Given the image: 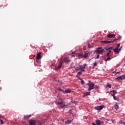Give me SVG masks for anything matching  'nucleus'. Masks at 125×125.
<instances>
[{"mask_svg": "<svg viewBox=\"0 0 125 125\" xmlns=\"http://www.w3.org/2000/svg\"><path fill=\"white\" fill-rule=\"evenodd\" d=\"M82 74L83 72H82L81 71L78 72L77 75H76L77 78H79V77L82 76Z\"/></svg>", "mask_w": 125, "mask_h": 125, "instance_id": "19", "label": "nucleus"}, {"mask_svg": "<svg viewBox=\"0 0 125 125\" xmlns=\"http://www.w3.org/2000/svg\"><path fill=\"white\" fill-rule=\"evenodd\" d=\"M42 124V122L41 121H39L38 122V124L39 125H41Z\"/></svg>", "mask_w": 125, "mask_h": 125, "instance_id": "32", "label": "nucleus"}, {"mask_svg": "<svg viewBox=\"0 0 125 125\" xmlns=\"http://www.w3.org/2000/svg\"><path fill=\"white\" fill-rule=\"evenodd\" d=\"M116 40H117V39H116ZM115 40H114V41H116Z\"/></svg>", "mask_w": 125, "mask_h": 125, "instance_id": "43", "label": "nucleus"}, {"mask_svg": "<svg viewBox=\"0 0 125 125\" xmlns=\"http://www.w3.org/2000/svg\"><path fill=\"white\" fill-rule=\"evenodd\" d=\"M111 60V58L110 57H108L106 59V61H110Z\"/></svg>", "mask_w": 125, "mask_h": 125, "instance_id": "36", "label": "nucleus"}, {"mask_svg": "<svg viewBox=\"0 0 125 125\" xmlns=\"http://www.w3.org/2000/svg\"><path fill=\"white\" fill-rule=\"evenodd\" d=\"M104 52V49H103L102 47H98L96 50V53L97 54H103Z\"/></svg>", "mask_w": 125, "mask_h": 125, "instance_id": "2", "label": "nucleus"}, {"mask_svg": "<svg viewBox=\"0 0 125 125\" xmlns=\"http://www.w3.org/2000/svg\"><path fill=\"white\" fill-rule=\"evenodd\" d=\"M119 47H120V43H118L117 46H116V47L115 48H119Z\"/></svg>", "mask_w": 125, "mask_h": 125, "instance_id": "35", "label": "nucleus"}, {"mask_svg": "<svg viewBox=\"0 0 125 125\" xmlns=\"http://www.w3.org/2000/svg\"><path fill=\"white\" fill-rule=\"evenodd\" d=\"M0 124H1V125H3V124H4V123L3 122V121L2 120H0Z\"/></svg>", "mask_w": 125, "mask_h": 125, "instance_id": "38", "label": "nucleus"}, {"mask_svg": "<svg viewBox=\"0 0 125 125\" xmlns=\"http://www.w3.org/2000/svg\"><path fill=\"white\" fill-rule=\"evenodd\" d=\"M64 63L62 61L59 64V65L58 66L57 68H56V70H59V69H60V68H61V67L62 66V65H63Z\"/></svg>", "mask_w": 125, "mask_h": 125, "instance_id": "14", "label": "nucleus"}, {"mask_svg": "<svg viewBox=\"0 0 125 125\" xmlns=\"http://www.w3.org/2000/svg\"><path fill=\"white\" fill-rule=\"evenodd\" d=\"M55 104L57 105H62L63 104V99L61 98H59V99L57 100L56 101H54Z\"/></svg>", "mask_w": 125, "mask_h": 125, "instance_id": "3", "label": "nucleus"}, {"mask_svg": "<svg viewBox=\"0 0 125 125\" xmlns=\"http://www.w3.org/2000/svg\"><path fill=\"white\" fill-rule=\"evenodd\" d=\"M107 86L109 88H111V87H112V85H111V84H107Z\"/></svg>", "mask_w": 125, "mask_h": 125, "instance_id": "31", "label": "nucleus"}, {"mask_svg": "<svg viewBox=\"0 0 125 125\" xmlns=\"http://www.w3.org/2000/svg\"><path fill=\"white\" fill-rule=\"evenodd\" d=\"M110 49H113V47H108L105 49V50H110Z\"/></svg>", "mask_w": 125, "mask_h": 125, "instance_id": "30", "label": "nucleus"}, {"mask_svg": "<svg viewBox=\"0 0 125 125\" xmlns=\"http://www.w3.org/2000/svg\"><path fill=\"white\" fill-rule=\"evenodd\" d=\"M95 108V109H96V110L101 111V110H102L103 109V108H104V105L97 106H96Z\"/></svg>", "mask_w": 125, "mask_h": 125, "instance_id": "10", "label": "nucleus"}, {"mask_svg": "<svg viewBox=\"0 0 125 125\" xmlns=\"http://www.w3.org/2000/svg\"><path fill=\"white\" fill-rule=\"evenodd\" d=\"M78 56H80V57H81L82 58H83V53H80L78 54Z\"/></svg>", "mask_w": 125, "mask_h": 125, "instance_id": "22", "label": "nucleus"}, {"mask_svg": "<svg viewBox=\"0 0 125 125\" xmlns=\"http://www.w3.org/2000/svg\"><path fill=\"white\" fill-rule=\"evenodd\" d=\"M75 52H73L71 54V55L72 56H73V57H75Z\"/></svg>", "mask_w": 125, "mask_h": 125, "instance_id": "34", "label": "nucleus"}, {"mask_svg": "<svg viewBox=\"0 0 125 125\" xmlns=\"http://www.w3.org/2000/svg\"><path fill=\"white\" fill-rule=\"evenodd\" d=\"M113 93V94H117V92L115 91V90H113L112 91H111Z\"/></svg>", "mask_w": 125, "mask_h": 125, "instance_id": "29", "label": "nucleus"}, {"mask_svg": "<svg viewBox=\"0 0 125 125\" xmlns=\"http://www.w3.org/2000/svg\"><path fill=\"white\" fill-rule=\"evenodd\" d=\"M86 66V63L84 64L83 65H79L77 67V71H80V72L83 73V72H84V69H85Z\"/></svg>", "mask_w": 125, "mask_h": 125, "instance_id": "1", "label": "nucleus"}, {"mask_svg": "<svg viewBox=\"0 0 125 125\" xmlns=\"http://www.w3.org/2000/svg\"><path fill=\"white\" fill-rule=\"evenodd\" d=\"M114 52L115 53V54H117V53H119L120 52V51H121V48H115L113 49Z\"/></svg>", "mask_w": 125, "mask_h": 125, "instance_id": "12", "label": "nucleus"}, {"mask_svg": "<svg viewBox=\"0 0 125 125\" xmlns=\"http://www.w3.org/2000/svg\"><path fill=\"white\" fill-rule=\"evenodd\" d=\"M97 64H98V63H97L96 62H95L93 63V67H96L97 66Z\"/></svg>", "mask_w": 125, "mask_h": 125, "instance_id": "25", "label": "nucleus"}, {"mask_svg": "<svg viewBox=\"0 0 125 125\" xmlns=\"http://www.w3.org/2000/svg\"><path fill=\"white\" fill-rule=\"evenodd\" d=\"M71 123H72V120H68L64 123V124L66 125H69V124H71Z\"/></svg>", "mask_w": 125, "mask_h": 125, "instance_id": "20", "label": "nucleus"}, {"mask_svg": "<svg viewBox=\"0 0 125 125\" xmlns=\"http://www.w3.org/2000/svg\"><path fill=\"white\" fill-rule=\"evenodd\" d=\"M58 89L59 91L61 90V91H62V92L63 93H70V92H71V90H70L69 89L65 90V91L64 90L61 89L60 88H58Z\"/></svg>", "mask_w": 125, "mask_h": 125, "instance_id": "7", "label": "nucleus"}, {"mask_svg": "<svg viewBox=\"0 0 125 125\" xmlns=\"http://www.w3.org/2000/svg\"><path fill=\"white\" fill-rule=\"evenodd\" d=\"M89 94H90V92H86L84 94V95L85 96H87V95H89Z\"/></svg>", "mask_w": 125, "mask_h": 125, "instance_id": "27", "label": "nucleus"}, {"mask_svg": "<svg viewBox=\"0 0 125 125\" xmlns=\"http://www.w3.org/2000/svg\"><path fill=\"white\" fill-rule=\"evenodd\" d=\"M36 62H37L38 63H41V59H36Z\"/></svg>", "mask_w": 125, "mask_h": 125, "instance_id": "28", "label": "nucleus"}, {"mask_svg": "<svg viewBox=\"0 0 125 125\" xmlns=\"http://www.w3.org/2000/svg\"><path fill=\"white\" fill-rule=\"evenodd\" d=\"M96 124L94 123H92V125H104V122L103 121H100V120H96Z\"/></svg>", "mask_w": 125, "mask_h": 125, "instance_id": "5", "label": "nucleus"}, {"mask_svg": "<svg viewBox=\"0 0 125 125\" xmlns=\"http://www.w3.org/2000/svg\"><path fill=\"white\" fill-rule=\"evenodd\" d=\"M111 96H113V97H114V96H115V95H114V94H111Z\"/></svg>", "mask_w": 125, "mask_h": 125, "instance_id": "40", "label": "nucleus"}, {"mask_svg": "<svg viewBox=\"0 0 125 125\" xmlns=\"http://www.w3.org/2000/svg\"><path fill=\"white\" fill-rule=\"evenodd\" d=\"M115 42V40L110 41H102V42H103V43H104L105 44H107V43H110V42Z\"/></svg>", "mask_w": 125, "mask_h": 125, "instance_id": "13", "label": "nucleus"}, {"mask_svg": "<svg viewBox=\"0 0 125 125\" xmlns=\"http://www.w3.org/2000/svg\"><path fill=\"white\" fill-rule=\"evenodd\" d=\"M62 62V63H68V62H71V60L68 59V58H65Z\"/></svg>", "mask_w": 125, "mask_h": 125, "instance_id": "9", "label": "nucleus"}, {"mask_svg": "<svg viewBox=\"0 0 125 125\" xmlns=\"http://www.w3.org/2000/svg\"><path fill=\"white\" fill-rule=\"evenodd\" d=\"M30 118H31V115H25L24 116V120H28V119H30Z\"/></svg>", "mask_w": 125, "mask_h": 125, "instance_id": "18", "label": "nucleus"}, {"mask_svg": "<svg viewBox=\"0 0 125 125\" xmlns=\"http://www.w3.org/2000/svg\"><path fill=\"white\" fill-rule=\"evenodd\" d=\"M119 72H117L116 74H119Z\"/></svg>", "mask_w": 125, "mask_h": 125, "instance_id": "42", "label": "nucleus"}, {"mask_svg": "<svg viewBox=\"0 0 125 125\" xmlns=\"http://www.w3.org/2000/svg\"><path fill=\"white\" fill-rule=\"evenodd\" d=\"M114 107L116 110H118L119 109V104H114Z\"/></svg>", "mask_w": 125, "mask_h": 125, "instance_id": "21", "label": "nucleus"}, {"mask_svg": "<svg viewBox=\"0 0 125 125\" xmlns=\"http://www.w3.org/2000/svg\"><path fill=\"white\" fill-rule=\"evenodd\" d=\"M42 58V55L41 53H39L36 56V59H41Z\"/></svg>", "mask_w": 125, "mask_h": 125, "instance_id": "16", "label": "nucleus"}, {"mask_svg": "<svg viewBox=\"0 0 125 125\" xmlns=\"http://www.w3.org/2000/svg\"><path fill=\"white\" fill-rule=\"evenodd\" d=\"M99 56H100V55H98L97 56V57H96L95 58V59H98L99 58Z\"/></svg>", "mask_w": 125, "mask_h": 125, "instance_id": "37", "label": "nucleus"}, {"mask_svg": "<svg viewBox=\"0 0 125 125\" xmlns=\"http://www.w3.org/2000/svg\"><path fill=\"white\" fill-rule=\"evenodd\" d=\"M120 124H121V125H125V122H120Z\"/></svg>", "mask_w": 125, "mask_h": 125, "instance_id": "33", "label": "nucleus"}, {"mask_svg": "<svg viewBox=\"0 0 125 125\" xmlns=\"http://www.w3.org/2000/svg\"><path fill=\"white\" fill-rule=\"evenodd\" d=\"M29 125H37V121L35 120H30L28 121Z\"/></svg>", "mask_w": 125, "mask_h": 125, "instance_id": "6", "label": "nucleus"}, {"mask_svg": "<svg viewBox=\"0 0 125 125\" xmlns=\"http://www.w3.org/2000/svg\"><path fill=\"white\" fill-rule=\"evenodd\" d=\"M113 98L114 100H118V98L116 97V96H114Z\"/></svg>", "mask_w": 125, "mask_h": 125, "instance_id": "39", "label": "nucleus"}, {"mask_svg": "<svg viewBox=\"0 0 125 125\" xmlns=\"http://www.w3.org/2000/svg\"><path fill=\"white\" fill-rule=\"evenodd\" d=\"M125 76L122 75L121 76H119L115 78V80H117L118 81H123V80H125Z\"/></svg>", "mask_w": 125, "mask_h": 125, "instance_id": "8", "label": "nucleus"}, {"mask_svg": "<svg viewBox=\"0 0 125 125\" xmlns=\"http://www.w3.org/2000/svg\"><path fill=\"white\" fill-rule=\"evenodd\" d=\"M88 86H89L88 88V90H91V89H93V86L94 85V83H92L91 82H89L87 83Z\"/></svg>", "mask_w": 125, "mask_h": 125, "instance_id": "4", "label": "nucleus"}, {"mask_svg": "<svg viewBox=\"0 0 125 125\" xmlns=\"http://www.w3.org/2000/svg\"><path fill=\"white\" fill-rule=\"evenodd\" d=\"M88 55H89V53H84L83 55V58H87L88 57Z\"/></svg>", "mask_w": 125, "mask_h": 125, "instance_id": "15", "label": "nucleus"}, {"mask_svg": "<svg viewBox=\"0 0 125 125\" xmlns=\"http://www.w3.org/2000/svg\"><path fill=\"white\" fill-rule=\"evenodd\" d=\"M98 87H99V86H98V85H94V86H93V89H96V88H98Z\"/></svg>", "mask_w": 125, "mask_h": 125, "instance_id": "26", "label": "nucleus"}, {"mask_svg": "<svg viewBox=\"0 0 125 125\" xmlns=\"http://www.w3.org/2000/svg\"><path fill=\"white\" fill-rule=\"evenodd\" d=\"M94 58V57H93L92 59H90V60H89V61H90V60H91V59H93Z\"/></svg>", "mask_w": 125, "mask_h": 125, "instance_id": "41", "label": "nucleus"}, {"mask_svg": "<svg viewBox=\"0 0 125 125\" xmlns=\"http://www.w3.org/2000/svg\"><path fill=\"white\" fill-rule=\"evenodd\" d=\"M115 37H116L115 34H109L107 35V38H108V39H112V38H115Z\"/></svg>", "mask_w": 125, "mask_h": 125, "instance_id": "11", "label": "nucleus"}, {"mask_svg": "<svg viewBox=\"0 0 125 125\" xmlns=\"http://www.w3.org/2000/svg\"><path fill=\"white\" fill-rule=\"evenodd\" d=\"M70 105V104L67 105H65V104H63L62 105H61V106H59V109H61L62 108H65L67 107V106H69Z\"/></svg>", "mask_w": 125, "mask_h": 125, "instance_id": "17", "label": "nucleus"}, {"mask_svg": "<svg viewBox=\"0 0 125 125\" xmlns=\"http://www.w3.org/2000/svg\"><path fill=\"white\" fill-rule=\"evenodd\" d=\"M111 52H112V51L109 50L108 52L106 53V56L107 57L109 56V55L110 53H111Z\"/></svg>", "mask_w": 125, "mask_h": 125, "instance_id": "23", "label": "nucleus"}, {"mask_svg": "<svg viewBox=\"0 0 125 125\" xmlns=\"http://www.w3.org/2000/svg\"><path fill=\"white\" fill-rule=\"evenodd\" d=\"M79 80H80V81H81L82 84H84V81L83 80H82L81 78H79Z\"/></svg>", "mask_w": 125, "mask_h": 125, "instance_id": "24", "label": "nucleus"}]
</instances>
